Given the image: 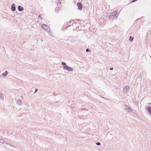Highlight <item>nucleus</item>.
<instances>
[{"label": "nucleus", "mask_w": 151, "mask_h": 151, "mask_svg": "<svg viewBox=\"0 0 151 151\" xmlns=\"http://www.w3.org/2000/svg\"><path fill=\"white\" fill-rule=\"evenodd\" d=\"M61 64L63 65L64 69L68 71H73V69L72 68L67 66L66 63L65 62H63Z\"/></svg>", "instance_id": "f257e3e1"}, {"label": "nucleus", "mask_w": 151, "mask_h": 151, "mask_svg": "<svg viewBox=\"0 0 151 151\" xmlns=\"http://www.w3.org/2000/svg\"><path fill=\"white\" fill-rule=\"evenodd\" d=\"M118 12L117 11H116L113 12L109 16H106L107 19L110 20L111 19H113L116 15Z\"/></svg>", "instance_id": "f03ea898"}, {"label": "nucleus", "mask_w": 151, "mask_h": 151, "mask_svg": "<svg viewBox=\"0 0 151 151\" xmlns=\"http://www.w3.org/2000/svg\"><path fill=\"white\" fill-rule=\"evenodd\" d=\"M123 108L124 110L127 111L128 112H130L133 111L132 109L129 106L124 104L123 106Z\"/></svg>", "instance_id": "7ed1b4c3"}, {"label": "nucleus", "mask_w": 151, "mask_h": 151, "mask_svg": "<svg viewBox=\"0 0 151 151\" xmlns=\"http://www.w3.org/2000/svg\"><path fill=\"white\" fill-rule=\"evenodd\" d=\"M77 6L78 7V9L80 11L82 10V5L81 2H78L77 4Z\"/></svg>", "instance_id": "20e7f679"}, {"label": "nucleus", "mask_w": 151, "mask_h": 151, "mask_svg": "<svg viewBox=\"0 0 151 151\" xmlns=\"http://www.w3.org/2000/svg\"><path fill=\"white\" fill-rule=\"evenodd\" d=\"M129 89V86H126L123 89L124 92L125 93H127Z\"/></svg>", "instance_id": "39448f33"}, {"label": "nucleus", "mask_w": 151, "mask_h": 151, "mask_svg": "<svg viewBox=\"0 0 151 151\" xmlns=\"http://www.w3.org/2000/svg\"><path fill=\"white\" fill-rule=\"evenodd\" d=\"M146 109L147 111L149 114H151V106L147 105L146 107Z\"/></svg>", "instance_id": "423d86ee"}, {"label": "nucleus", "mask_w": 151, "mask_h": 151, "mask_svg": "<svg viewBox=\"0 0 151 151\" xmlns=\"http://www.w3.org/2000/svg\"><path fill=\"white\" fill-rule=\"evenodd\" d=\"M42 28L45 30H47L48 29H50L49 27L46 24H44L41 26Z\"/></svg>", "instance_id": "0eeeda50"}, {"label": "nucleus", "mask_w": 151, "mask_h": 151, "mask_svg": "<svg viewBox=\"0 0 151 151\" xmlns=\"http://www.w3.org/2000/svg\"><path fill=\"white\" fill-rule=\"evenodd\" d=\"M11 9L12 11L14 12L16 10V7L15 6V4H13L11 6Z\"/></svg>", "instance_id": "6e6552de"}, {"label": "nucleus", "mask_w": 151, "mask_h": 151, "mask_svg": "<svg viewBox=\"0 0 151 151\" xmlns=\"http://www.w3.org/2000/svg\"><path fill=\"white\" fill-rule=\"evenodd\" d=\"M18 9L19 11L21 12L24 10V8L21 6H18Z\"/></svg>", "instance_id": "1a4fd4ad"}, {"label": "nucleus", "mask_w": 151, "mask_h": 151, "mask_svg": "<svg viewBox=\"0 0 151 151\" xmlns=\"http://www.w3.org/2000/svg\"><path fill=\"white\" fill-rule=\"evenodd\" d=\"M22 104V101L20 99H19L17 100V104L19 105H21Z\"/></svg>", "instance_id": "9d476101"}, {"label": "nucleus", "mask_w": 151, "mask_h": 151, "mask_svg": "<svg viewBox=\"0 0 151 151\" xmlns=\"http://www.w3.org/2000/svg\"><path fill=\"white\" fill-rule=\"evenodd\" d=\"M4 99V96L3 94L0 93V100L1 101H3Z\"/></svg>", "instance_id": "9b49d317"}, {"label": "nucleus", "mask_w": 151, "mask_h": 151, "mask_svg": "<svg viewBox=\"0 0 151 151\" xmlns=\"http://www.w3.org/2000/svg\"><path fill=\"white\" fill-rule=\"evenodd\" d=\"M8 73V72L7 71H6L5 72L3 73L1 75L3 77L6 76Z\"/></svg>", "instance_id": "f8f14e48"}, {"label": "nucleus", "mask_w": 151, "mask_h": 151, "mask_svg": "<svg viewBox=\"0 0 151 151\" xmlns=\"http://www.w3.org/2000/svg\"><path fill=\"white\" fill-rule=\"evenodd\" d=\"M0 142L2 143L5 144V141L2 139H0Z\"/></svg>", "instance_id": "ddd939ff"}, {"label": "nucleus", "mask_w": 151, "mask_h": 151, "mask_svg": "<svg viewBox=\"0 0 151 151\" xmlns=\"http://www.w3.org/2000/svg\"><path fill=\"white\" fill-rule=\"evenodd\" d=\"M133 39V37L132 36H130L129 38V41L131 42H132Z\"/></svg>", "instance_id": "4468645a"}, {"label": "nucleus", "mask_w": 151, "mask_h": 151, "mask_svg": "<svg viewBox=\"0 0 151 151\" xmlns=\"http://www.w3.org/2000/svg\"><path fill=\"white\" fill-rule=\"evenodd\" d=\"M91 51V50L88 48H87L86 50V52H88Z\"/></svg>", "instance_id": "2eb2a0df"}, {"label": "nucleus", "mask_w": 151, "mask_h": 151, "mask_svg": "<svg viewBox=\"0 0 151 151\" xmlns=\"http://www.w3.org/2000/svg\"><path fill=\"white\" fill-rule=\"evenodd\" d=\"M96 145L98 146L100 145H101V143L100 142H97L96 144Z\"/></svg>", "instance_id": "dca6fc26"}, {"label": "nucleus", "mask_w": 151, "mask_h": 151, "mask_svg": "<svg viewBox=\"0 0 151 151\" xmlns=\"http://www.w3.org/2000/svg\"><path fill=\"white\" fill-rule=\"evenodd\" d=\"M74 21V20L73 19H71V20H70L69 22L70 23H72Z\"/></svg>", "instance_id": "f3484780"}, {"label": "nucleus", "mask_w": 151, "mask_h": 151, "mask_svg": "<svg viewBox=\"0 0 151 151\" xmlns=\"http://www.w3.org/2000/svg\"><path fill=\"white\" fill-rule=\"evenodd\" d=\"M49 35H51V36H52V33L51 32H50V31H49Z\"/></svg>", "instance_id": "a211bd4d"}, {"label": "nucleus", "mask_w": 151, "mask_h": 151, "mask_svg": "<svg viewBox=\"0 0 151 151\" xmlns=\"http://www.w3.org/2000/svg\"><path fill=\"white\" fill-rule=\"evenodd\" d=\"M137 0H132V1L131 2H132V3H133V2H135V1H137Z\"/></svg>", "instance_id": "6ab92c4d"}, {"label": "nucleus", "mask_w": 151, "mask_h": 151, "mask_svg": "<svg viewBox=\"0 0 151 151\" xmlns=\"http://www.w3.org/2000/svg\"><path fill=\"white\" fill-rule=\"evenodd\" d=\"M38 91V89L37 88H35V92H34V93Z\"/></svg>", "instance_id": "aec40b11"}, {"label": "nucleus", "mask_w": 151, "mask_h": 151, "mask_svg": "<svg viewBox=\"0 0 151 151\" xmlns=\"http://www.w3.org/2000/svg\"><path fill=\"white\" fill-rule=\"evenodd\" d=\"M59 8H57V7H56L55 9V10L56 11H58L59 10Z\"/></svg>", "instance_id": "412c9836"}, {"label": "nucleus", "mask_w": 151, "mask_h": 151, "mask_svg": "<svg viewBox=\"0 0 151 151\" xmlns=\"http://www.w3.org/2000/svg\"><path fill=\"white\" fill-rule=\"evenodd\" d=\"M109 69L110 70H113V68L112 67L110 68Z\"/></svg>", "instance_id": "4be33fe9"}, {"label": "nucleus", "mask_w": 151, "mask_h": 151, "mask_svg": "<svg viewBox=\"0 0 151 151\" xmlns=\"http://www.w3.org/2000/svg\"><path fill=\"white\" fill-rule=\"evenodd\" d=\"M38 17V18H42L40 16V14Z\"/></svg>", "instance_id": "5701e85b"}, {"label": "nucleus", "mask_w": 151, "mask_h": 151, "mask_svg": "<svg viewBox=\"0 0 151 151\" xmlns=\"http://www.w3.org/2000/svg\"><path fill=\"white\" fill-rule=\"evenodd\" d=\"M83 110H86V109H83Z\"/></svg>", "instance_id": "b1692460"}]
</instances>
